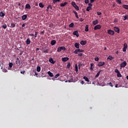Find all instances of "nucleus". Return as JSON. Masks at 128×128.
Wrapping results in <instances>:
<instances>
[{
    "mask_svg": "<svg viewBox=\"0 0 128 128\" xmlns=\"http://www.w3.org/2000/svg\"><path fill=\"white\" fill-rule=\"evenodd\" d=\"M66 48L64 46H61V47H58L57 49V52H62V50H66Z\"/></svg>",
    "mask_w": 128,
    "mask_h": 128,
    "instance_id": "obj_1",
    "label": "nucleus"
},
{
    "mask_svg": "<svg viewBox=\"0 0 128 128\" xmlns=\"http://www.w3.org/2000/svg\"><path fill=\"white\" fill-rule=\"evenodd\" d=\"M126 64H127L126 62V61H124L122 63H121L120 64V70H122V68H126Z\"/></svg>",
    "mask_w": 128,
    "mask_h": 128,
    "instance_id": "obj_2",
    "label": "nucleus"
},
{
    "mask_svg": "<svg viewBox=\"0 0 128 128\" xmlns=\"http://www.w3.org/2000/svg\"><path fill=\"white\" fill-rule=\"evenodd\" d=\"M100 28H102V26L100 24L96 25L94 27V30H100Z\"/></svg>",
    "mask_w": 128,
    "mask_h": 128,
    "instance_id": "obj_3",
    "label": "nucleus"
},
{
    "mask_svg": "<svg viewBox=\"0 0 128 128\" xmlns=\"http://www.w3.org/2000/svg\"><path fill=\"white\" fill-rule=\"evenodd\" d=\"M108 34H111V36H114V31L112 30H108Z\"/></svg>",
    "mask_w": 128,
    "mask_h": 128,
    "instance_id": "obj_4",
    "label": "nucleus"
},
{
    "mask_svg": "<svg viewBox=\"0 0 128 128\" xmlns=\"http://www.w3.org/2000/svg\"><path fill=\"white\" fill-rule=\"evenodd\" d=\"M126 48H128V44L126 43H124V48H123V52H126Z\"/></svg>",
    "mask_w": 128,
    "mask_h": 128,
    "instance_id": "obj_5",
    "label": "nucleus"
},
{
    "mask_svg": "<svg viewBox=\"0 0 128 128\" xmlns=\"http://www.w3.org/2000/svg\"><path fill=\"white\" fill-rule=\"evenodd\" d=\"M105 64H106V62H100L98 64L97 66H98L100 67V66H104Z\"/></svg>",
    "mask_w": 128,
    "mask_h": 128,
    "instance_id": "obj_6",
    "label": "nucleus"
},
{
    "mask_svg": "<svg viewBox=\"0 0 128 128\" xmlns=\"http://www.w3.org/2000/svg\"><path fill=\"white\" fill-rule=\"evenodd\" d=\"M114 30L116 32H117L118 34H120V28L118 27H114Z\"/></svg>",
    "mask_w": 128,
    "mask_h": 128,
    "instance_id": "obj_7",
    "label": "nucleus"
},
{
    "mask_svg": "<svg viewBox=\"0 0 128 128\" xmlns=\"http://www.w3.org/2000/svg\"><path fill=\"white\" fill-rule=\"evenodd\" d=\"M74 36H76L77 38H78L80 36V34H78V31L76 30L73 32Z\"/></svg>",
    "mask_w": 128,
    "mask_h": 128,
    "instance_id": "obj_8",
    "label": "nucleus"
},
{
    "mask_svg": "<svg viewBox=\"0 0 128 128\" xmlns=\"http://www.w3.org/2000/svg\"><path fill=\"white\" fill-rule=\"evenodd\" d=\"M49 62L52 64H56V61H54V59H52V58H50Z\"/></svg>",
    "mask_w": 128,
    "mask_h": 128,
    "instance_id": "obj_9",
    "label": "nucleus"
},
{
    "mask_svg": "<svg viewBox=\"0 0 128 128\" xmlns=\"http://www.w3.org/2000/svg\"><path fill=\"white\" fill-rule=\"evenodd\" d=\"M68 60H70V58H68V57H65V58H62V62H68Z\"/></svg>",
    "mask_w": 128,
    "mask_h": 128,
    "instance_id": "obj_10",
    "label": "nucleus"
},
{
    "mask_svg": "<svg viewBox=\"0 0 128 128\" xmlns=\"http://www.w3.org/2000/svg\"><path fill=\"white\" fill-rule=\"evenodd\" d=\"M30 5L28 4H27L25 6V8L26 10H30Z\"/></svg>",
    "mask_w": 128,
    "mask_h": 128,
    "instance_id": "obj_11",
    "label": "nucleus"
},
{
    "mask_svg": "<svg viewBox=\"0 0 128 128\" xmlns=\"http://www.w3.org/2000/svg\"><path fill=\"white\" fill-rule=\"evenodd\" d=\"M80 44L82 46H86V41L82 40L80 42Z\"/></svg>",
    "mask_w": 128,
    "mask_h": 128,
    "instance_id": "obj_12",
    "label": "nucleus"
},
{
    "mask_svg": "<svg viewBox=\"0 0 128 128\" xmlns=\"http://www.w3.org/2000/svg\"><path fill=\"white\" fill-rule=\"evenodd\" d=\"M56 44V40H52L50 42V44H52V46H54Z\"/></svg>",
    "mask_w": 128,
    "mask_h": 128,
    "instance_id": "obj_13",
    "label": "nucleus"
},
{
    "mask_svg": "<svg viewBox=\"0 0 128 128\" xmlns=\"http://www.w3.org/2000/svg\"><path fill=\"white\" fill-rule=\"evenodd\" d=\"M92 24H93L94 26H96V25L98 24V20H96L92 22Z\"/></svg>",
    "mask_w": 128,
    "mask_h": 128,
    "instance_id": "obj_14",
    "label": "nucleus"
},
{
    "mask_svg": "<svg viewBox=\"0 0 128 128\" xmlns=\"http://www.w3.org/2000/svg\"><path fill=\"white\" fill-rule=\"evenodd\" d=\"M47 74H48V76H50L51 78H52V76H54V74L50 72V71L48 72Z\"/></svg>",
    "mask_w": 128,
    "mask_h": 128,
    "instance_id": "obj_15",
    "label": "nucleus"
},
{
    "mask_svg": "<svg viewBox=\"0 0 128 128\" xmlns=\"http://www.w3.org/2000/svg\"><path fill=\"white\" fill-rule=\"evenodd\" d=\"M22 20H26V18H28V16L26 15H23L22 17Z\"/></svg>",
    "mask_w": 128,
    "mask_h": 128,
    "instance_id": "obj_16",
    "label": "nucleus"
},
{
    "mask_svg": "<svg viewBox=\"0 0 128 128\" xmlns=\"http://www.w3.org/2000/svg\"><path fill=\"white\" fill-rule=\"evenodd\" d=\"M84 80H86V82H90V80L88 79V77L84 76L83 77Z\"/></svg>",
    "mask_w": 128,
    "mask_h": 128,
    "instance_id": "obj_17",
    "label": "nucleus"
},
{
    "mask_svg": "<svg viewBox=\"0 0 128 128\" xmlns=\"http://www.w3.org/2000/svg\"><path fill=\"white\" fill-rule=\"evenodd\" d=\"M74 46L76 48H80V43H75Z\"/></svg>",
    "mask_w": 128,
    "mask_h": 128,
    "instance_id": "obj_18",
    "label": "nucleus"
},
{
    "mask_svg": "<svg viewBox=\"0 0 128 128\" xmlns=\"http://www.w3.org/2000/svg\"><path fill=\"white\" fill-rule=\"evenodd\" d=\"M16 64H20V59L18 58H16Z\"/></svg>",
    "mask_w": 128,
    "mask_h": 128,
    "instance_id": "obj_19",
    "label": "nucleus"
},
{
    "mask_svg": "<svg viewBox=\"0 0 128 128\" xmlns=\"http://www.w3.org/2000/svg\"><path fill=\"white\" fill-rule=\"evenodd\" d=\"M26 44L28 46L30 44V40L28 38L26 40Z\"/></svg>",
    "mask_w": 128,
    "mask_h": 128,
    "instance_id": "obj_20",
    "label": "nucleus"
},
{
    "mask_svg": "<svg viewBox=\"0 0 128 128\" xmlns=\"http://www.w3.org/2000/svg\"><path fill=\"white\" fill-rule=\"evenodd\" d=\"M68 4V3L66 2H64V3L60 4V6L62 7H64Z\"/></svg>",
    "mask_w": 128,
    "mask_h": 128,
    "instance_id": "obj_21",
    "label": "nucleus"
},
{
    "mask_svg": "<svg viewBox=\"0 0 128 128\" xmlns=\"http://www.w3.org/2000/svg\"><path fill=\"white\" fill-rule=\"evenodd\" d=\"M122 8H125V10H128V4H123Z\"/></svg>",
    "mask_w": 128,
    "mask_h": 128,
    "instance_id": "obj_22",
    "label": "nucleus"
},
{
    "mask_svg": "<svg viewBox=\"0 0 128 128\" xmlns=\"http://www.w3.org/2000/svg\"><path fill=\"white\" fill-rule=\"evenodd\" d=\"M94 63L90 64V70H94Z\"/></svg>",
    "mask_w": 128,
    "mask_h": 128,
    "instance_id": "obj_23",
    "label": "nucleus"
},
{
    "mask_svg": "<svg viewBox=\"0 0 128 128\" xmlns=\"http://www.w3.org/2000/svg\"><path fill=\"white\" fill-rule=\"evenodd\" d=\"M101 72H102V70H100V71L96 75L95 77L96 78H98Z\"/></svg>",
    "mask_w": 128,
    "mask_h": 128,
    "instance_id": "obj_24",
    "label": "nucleus"
},
{
    "mask_svg": "<svg viewBox=\"0 0 128 128\" xmlns=\"http://www.w3.org/2000/svg\"><path fill=\"white\" fill-rule=\"evenodd\" d=\"M4 16H6V14L4 13L3 12H0V16L4 17Z\"/></svg>",
    "mask_w": 128,
    "mask_h": 128,
    "instance_id": "obj_25",
    "label": "nucleus"
},
{
    "mask_svg": "<svg viewBox=\"0 0 128 128\" xmlns=\"http://www.w3.org/2000/svg\"><path fill=\"white\" fill-rule=\"evenodd\" d=\"M75 70L76 72H78V64H75Z\"/></svg>",
    "mask_w": 128,
    "mask_h": 128,
    "instance_id": "obj_26",
    "label": "nucleus"
},
{
    "mask_svg": "<svg viewBox=\"0 0 128 128\" xmlns=\"http://www.w3.org/2000/svg\"><path fill=\"white\" fill-rule=\"evenodd\" d=\"M50 8V10H52V7L50 4L48 5L47 7V12H48V9Z\"/></svg>",
    "mask_w": 128,
    "mask_h": 128,
    "instance_id": "obj_27",
    "label": "nucleus"
},
{
    "mask_svg": "<svg viewBox=\"0 0 128 128\" xmlns=\"http://www.w3.org/2000/svg\"><path fill=\"white\" fill-rule=\"evenodd\" d=\"M73 12L76 18H78V12L76 11H73Z\"/></svg>",
    "mask_w": 128,
    "mask_h": 128,
    "instance_id": "obj_28",
    "label": "nucleus"
},
{
    "mask_svg": "<svg viewBox=\"0 0 128 128\" xmlns=\"http://www.w3.org/2000/svg\"><path fill=\"white\" fill-rule=\"evenodd\" d=\"M40 70H41L40 66H38L36 67V70H37V72H40Z\"/></svg>",
    "mask_w": 128,
    "mask_h": 128,
    "instance_id": "obj_29",
    "label": "nucleus"
},
{
    "mask_svg": "<svg viewBox=\"0 0 128 128\" xmlns=\"http://www.w3.org/2000/svg\"><path fill=\"white\" fill-rule=\"evenodd\" d=\"M128 20V15L124 16L123 20Z\"/></svg>",
    "mask_w": 128,
    "mask_h": 128,
    "instance_id": "obj_30",
    "label": "nucleus"
},
{
    "mask_svg": "<svg viewBox=\"0 0 128 128\" xmlns=\"http://www.w3.org/2000/svg\"><path fill=\"white\" fill-rule=\"evenodd\" d=\"M74 8L76 9V10H80V8H78V5H75Z\"/></svg>",
    "mask_w": 128,
    "mask_h": 128,
    "instance_id": "obj_31",
    "label": "nucleus"
},
{
    "mask_svg": "<svg viewBox=\"0 0 128 128\" xmlns=\"http://www.w3.org/2000/svg\"><path fill=\"white\" fill-rule=\"evenodd\" d=\"M85 32H88V25H86L85 26Z\"/></svg>",
    "mask_w": 128,
    "mask_h": 128,
    "instance_id": "obj_32",
    "label": "nucleus"
},
{
    "mask_svg": "<svg viewBox=\"0 0 128 128\" xmlns=\"http://www.w3.org/2000/svg\"><path fill=\"white\" fill-rule=\"evenodd\" d=\"M69 82H74V78H69V80H68Z\"/></svg>",
    "mask_w": 128,
    "mask_h": 128,
    "instance_id": "obj_33",
    "label": "nucleus"
},
{
    "mask_svg": "<svg viewBox=\"0 0 128 128\" xmlns=\"http://www.w3.org/2000/svg\"><path fill=\"white\" fill-rule=\"evenodd\" d=\"M108 60H114V57H112V56H108Z\"/></svg>",
    "mask_w": 128,
    "mask_h": 128,
    "instance_id": "obj_34",
    "label": "nucleus"
},
{
    "mask_svg": "<svg viewBox=\"0 0 128 128\" xmlns=\"http://www.w3.org/2000/svg\"><path fill=\"white\" fill-rule=\"evenodd\" d=\"M74 53L75 54H78V49L76 50L74 52Z\"/></svg>",
    "mask_w": 128,
    "mask_h": 128,
    "instance_id": "obj_35",
    "label": "nucleus"
},
{
    "mask_svg": "<svg viewBox=\"0 0 128 128\" xmlns=\"http://www.w3.org/2000/svg\"><path fill=\"white\" fill-rule=\"evenodd\" d=\"M39 6L42 8L44 6V4H42V3H40Z\"/></svg>",
    "mask_w": 128,
    "mask_h": 128,
    "instance_id": "obj_36",
    "label": "nucleus"
},
{
    "mask_svg": "<svg viewBox=\"0 0 128 128\" xmlns=\"http://www.w3.org/2000/svg\"><path fill=\"white\" fill-rule=\"evenodd\" d=\"M117 76L118 78H122V74H120V72L117 73Z\"/></svg>",
    "mask_w": 128,
    "mask_h": 128,
    "instance_id": "obj_37",
    "label": "nucleus"
},
{
    "mask_svg": "<svg viewBox=\"0 0 128 128\" xmlns=\"http://www.w3.org/2000/svg\"><path fill=\"white\" fill-rule=\"evenodd\" d=\"M74 26V23H71L70 24H69L68 27L69 28H72Z\"/></svg>",
    "mask_w": 128,
    "mask_h": 128,
    "instance_id": "obj_38",
    "label": "nucleus"
},
{
    "mask_svg": "<svg viewBox=\"0 0 128 128\" xmlns=\"http://www.w3.org/2000/svg\"><path fill=\"white\" fill-rule=\"evenodd\" d=\"M13 66H14V64H12V62L9 63V68H12Z\"/></svg>",
    "mask_w": 128,
    "mask_h": 128,
    "instance_id": "obj_39",
    "label": "nucleus"
},
{
    "mask_svg": "<svg viewBox=\"0 0 128 128\" xmlns=\"http://www.w3.org/2000/svg\"><path fill=\"white\" fill-rule=\"evenodd\" d=\"M67 68H70V62H68L66 66Z\"/></svg>",
    "mask_w": 128,
    "mask_h": 128,
    "instance_id": "obj_40",
    "label": "nucleus"
},
{
    "mask_svg": "<svg viewBox=\"0 0 128 128\" xmlns=\"http://www.w3.org/2000/svg\"><path fill=\"white\" fill-rule=\"evenodd\" d=\"M2 28L6 30V28H8V26H6V24H4L2 26Z\"/></svg>",
    "mask_w": 128,
    "mask_h": 128,
    "instance_id": "obj_41",
    "label": "nucleus"
},
{
    "mask_svg": "<svg viewBox=\"0 0 128 128\" xmlns=\"http://www.w3.org/2000/svg\"><path fill=\"white\" fill-rule=\"evenodd\" d=\"M84 52V50L80 49H78V52Z\"/></svg>",
    "mask_w": 128,
    "mask_h": 128,
    "instance_id": "obj_42",
    "label": "nucleus"
},
{
    "mask_svg": "<svg viewBox=\"0 0 128 128\" xmlns=\"http://www.w3.org/2000/svg\"><path fill=\"white\" fill-rule=\"evenodd\" d=\"M72 4L73 6H75L76 5V2H72Z\"/></svg>",
    "mask_w": 128,
    "mask_h": 128,
    "instance_id": "obj_43",
    "label": "nucleus"
},
{
    "mask_svg": "<svg viewBox=\"0 0 128 128\" xmlns=\"http://www.w3.org/2000/svg\"><path fill=\"white\" fill-rule=\"evenodd\" d=\"M90 8H90V7L88 6L87 8H86V10L87 12H90Z\"/></svg>",
    "mask_w": 128,
    "mask_h": 128,
    "instance_id": "obj_44",
    "label": "nucleus"
},
{
    "mask_svg": "<svg viewBox=\"0 0 128 128\" xmlns=\"http://www.w3.org/2000/svg\"><path fill=\"white\" fill-rule=\"evenodd\" d=\"M12 28H14L16 26V24H14V23H12L11 24V26Z\"/></svg>",
    "mask_w": 128,
    "mask_h": 128,
    "instance_id": "obj_45",
    "label": "nucleus"
},
{
    "mask_svg": "<svg viewBox=\"0 0 128 128\" xmlns=\"http://www.w3.org/2000/svg\"><path fill=\"white\" fill-rule=\"evenodd\" d=\"M60 2V0H53L54 4H56V2Z\"/></svg>",
    "mask_w": 128,
    "mask_h": 128,
    "instance_id": "obj_46",
    "label": "nucleus"
},
{
    "mask_svg": "<svg viewBox=\"0 0 128 128\" xmlns=\"http://www.w3.org/2000/svg\"><path fill=\"white\" fill-rule=\"evenodd\" d=\"M60 76V74H57L55 76H54V78H58V77Z\"/></svg>",
    "mask_w": 128,
    "mask_h": 128,
    "instance_id": "obj_47",
    "label": "nucleus"
},
{
    "mask_svg": "<svg viewBox=\"0 0 128 128\" xmlns=\"http://www.w3.org/2000/svg\"><path fill=\"white\" fill-rule=\"evenodd\" d=\"M116 2H118V4H122V0H116Z\"/></svg>",
    "mask_w": 128,
    "mask_h": 128,
    "instance_id": "obj_48",
    "label": "nucleus"
},
{
    "mask_svg": "<svg viewBox=\"0 0 128 128\" xmlns=\"http://www.w3.org/2000/svg\"><path fill=\"white\" fill-rule=\"evenodd\" d=\"M82 66V63H79L78 65V68H80V67Z\"/></svg>",
    "mask_w": 128,
    "mask_h": 128,
    "instance_id": "obj_49",
    "label": "nucleus"
},
{
    "mask_svg": "<svg viewBox=\"0 0 128 128\" xmlns=\"http://www.w3.org/2000/svg\"><path fill=\"white\" fill-rule=\"evenodd\" d=\"M88 7L92 8V4L91 3H89L88 4Z\"/></svg>",
    "mask_w": 128,
    "mask_h": 128,
    "instance_id": "obj_50",
    "label": "nucleus"
},
{
    "mask_svg": "<svg viewBox=\"0 0 128 128\" xmlns=\"http://www.w3.org/2000/svg\"><path fill=\"white\" fill-rule=\"evenodd\" d=\"M115 72H116V74H118L120 72L118 71V69H116L114 70Z\"/></svg>",
    "mask_w": 128,
    "mask_h": 128,
    "instance_id": "obj_51",
    "label": "nucleus"
},
{
    "mask_svg": "<svg viewBox=\"0 0 128 128\" xmlns=\"http://www.w3.org/2000/svg\"><path fill=\"white\" fill-rule=\"evenodd\" d=\"M98 60H99L98 57H97V58H94V60L96 62H98Z\"/></svg>",
    "mask_w": 128,
    "mask_h": 128,
    "instance_id": "obj_52",
    "label": "nucleus"
},
{
    "mask_svg": "<svg viewBox=\"0 0 128 128\" xmlns=\"http://www.w3.org/2000/svg\"><path fill=\"white\" fill-rule=\"evenodd\" d=\"M97 14L98 16H102V12H98Z\"/></svg>",
    "mask_w": 128,
    "mask_h": 128,
    "instance_id": "obj_53",
    "label": "nucleus"
},
{
    "mask_svg": "<svg viewBox=\"0 0 128 128\" xmlns=\"http://www.w3.org/2000/svg\"><path fill=\"white\" fill-rule=\"evenodd\" d=\"M84 2H85V4H88V2H90V0H84Z\"/></svg>",
    "mask_w": 128,
    "mask_h": 128,
    "instance_id": "obj_54",
    "label": "nucleus"
},
{
    "mask_svg": "<svg viewBox=\"0 0 128 128\" xmlns=\"http://www.w3.org/2000/svg\"><path fill=\"white\" fill-rule=\"evenodd\" d=\"M38 32H35L34 38H36L38 36Z\"/></svg>",
    "mask_w": 128,
    "mask_h": 128,
    "instance_id": "obj_55",
    "label": "nucleus"
},
{
    "mask_svg": "<svg viewBox=\"0 0 128 128\" xmlns=\"http://www.w3.org/2000/svg\"><path fill=\"white\" fill-rule=\"evenodd\" d=\"M108 84H109L110 86H112H112H114V85H112V82Z\"/></svg>",
    "mask_w": 128,
    "mask_h": 128,
    "instance_id": "obj_56",
    "label": "nucleus"
},
{
    "mask_svg": "<svg viewBox=\"0 0 128 128\" xmlns=\"http://www.w3.org/2000/svg\"><path fill=\"white\" fill-rule=\"evenodd\" d=\"M43 52H44V54H48V50H44V51Z\"/></svg>",
    "mask_w": 128,
    "mask_h": 128,
    "instance_id": "obj_57",
    "label": "nucleus"
},
{
    "mask_svg": "<svg viewBox=\"0 0 128 128\" xmlns=\"http://www.w3.org/2000/svg\"><path fill=\"white\" fill-rule=\"evenodd\" d=\"M82 53H80L78 54V56H82Z\"/></svg>",
    "mask_w": 128,
    "mask_h": 128,
    "instance_id": "obj_58",
    "label": "nucleus"
},
{
    "mask_svg": "<svg viewBox=\"0 0 128 128\" xmlns=\"http://www.w3.org/2000/svg\"><path fill=\"white\" fill-rule=\"evenodd\" d=\"M24 72H26V71H24V70H22L20 72V74H24Z\"/></svg>",
    "mask_w": 128,
    "mask_h": 128,
    "instance_id": "obj_59",
    "label": "nucleus"
},
{
    "mask_svg": "<svg viewBox=\"0 0 128 128\" xmlns=\"http://www.w3.org/2000/svg\"><path fill=\"white\" fill-rule=\"evenodd\" d=\"M94 0H90V4H92L93 2H94Z\"/></svg>",
    "mask_w": 128,
    "mask_h": 128,
    "instance_id": "obj_60",
    "label": "nucleus"
},
{
    "mask_svg": "<svg viewBox=\"0 0 128 128\" xmlns=\"http://www.w3.org/2000/svg\"><path fill=\"white\" fill-rule=\"evenodd\" d=\"M79 20L82 22L84 20V19L82 18H80Z\"/></svg>",
    "mask_w": 128,
    "mask_h": 128,
    "instance_id": "obj_61",
    "label": "nucleus"
},
{
    "mask_svg": "<svg viewBox=\"0 0 128 128\" xmlns=\"http://www.w3.org/2000/svg\"><path fill=\"white\" fill-rule=\"evenodd\" d=\"M24 26H26V23H24V24H22V28H24Z\"/></svg>",
    "mask_w": 128,
    "mask_h": 128,
    "instance_id": "obj_62",
    "label": "nucleus"
},
{
    "mask_svg": "<svg viewBox=\"0 0 128 128\" xmlns=\"http://www.w3.org/2000/svg\"><path fill=\"white\" fill-rule=\"evenodd\" d=\"M114 22H115V23L118 22V20L114 19Z\"/></svg>",
    "mask_w": 128,
    "mask_h": 128,
    "instance_id": "obj_63",
    "label": "nucleus"
},
{
    "mask_svg": "<svg viewBox=\"0 0 128 128\" xmlns=\"http://www.w3.org/2000/svg\"><path fill=\"white\" fill-rule=\"evenodd\" d=\"M80 84H84V82L83 80H82V81L80 82Z\"/></svg>",
    "mask_w": 128,
    "mask_h": 128,
    "instance_id": "obj_64",
    "label": "nucleus"
}]
</instances>
